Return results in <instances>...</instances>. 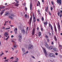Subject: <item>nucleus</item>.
Returning a JSON list of instances; mask_svg holds the SVG:
<instances>
[{
	"instance_id": "nucleus-1",
	"label": "nucleus",
	"mask_w": 62,
	"mask_h": 62,
	"mask_svg": "<svg viewBox=\"0 0 62 62\" xmlns=\"http://www.w3.org/2000/svg\"><path fill=\"white\" fill-rule=\"evenodd\" d=\"M18 38L19 41L21 42V39H22V36L21 34L19 35L18 36Z\"/></svg>"
},
{
	"instance_id": "nucleus-2",
	"label": "nucleus",
	"mask_w": 62,
	"mask_h": 62,
	"mask_svg": "<svg viewBox=\"0 0 62 62\" xmlns=\"http://www.w3.org/2000/svg\"><path fill=\"white\" fill-rule=\"evenodd\" d=\"M58 30L59 31H60V30H61V28H60V24L59 22H58Z\"/></svg>"
},
{
	"instance_id": "nucleus-3",
	"label": "nucleus",
	"mask_w": 62,
	"mask_h": 62,
	"mask_svg": "<svg viewBox=\"0 0 62 62\" xmlns=\"http://www.w3.org/2000/svg\"><path fill=\"white\" fill-rule=\"evenodd\" d=\"M32 17L31 16L29 20V23L30 25H31V22H32Z\"/></svg>"
},
{
	"instance_id": "nucleus-4",
	"label": "nucleus",
	"mask_w": 62,
	"mask_h": 62,
	"mask_svg": "<svg viewBox=\"0 0 62 62\" xmlns=\"http://www.w3.org/2000/svg\"><path fill=\"white\" fill-rule=\"evenodd\" d=\"M61 1L62 0H57V2L58 4H59V6H60L61 5V3H62Z\"/></svg>"
},
{
	"instance_id": "nucleus-5",
	"label": "nucleus",
	"mask_w": 62,
	"mask_h": 62,
	"mask_svg": "<svg viewBox=\"0 0 62 62\" xmlns=\"http://www.w3.org/2000/svg\"><path fill=\"white\" fill-rule=\"evenodd\" d=\"M49 56H50V57H55L54 54L52 53H50L49 55Z\"/></svg>"
},
{
	"instance_id": "nucleus-6",
	"label": "nucleus",
	"mask_w": 62,
	"mask_h": 62,
	"mask_svg": "<svg viewBox=\"0 0 62 62\" xmlns=\"http://www.w3.org/2000/svg\"><path fill=\"white\" fill-rule=\"evenodd\" d=\"M42 49L43 50L44 53L46 56H47V53H46V50L44 47H42Z\"/></svg>"
},
{
	"instance_id": "nucleus-7",
	"label": "nucleus",
	"mask_w": 62,
	"mask_h": 62,
	"mask_svg": "<svg viewBox=\"0 0 62 62\" xmlns=\"http://www.w3.org/2000/svg\"><path fill=\"white\" fill-rule=\"evenodd\" d=\"M35 28H33L32 29V35H34V34H35Z\"/></svg>"
},
{
	"instance_id": "nucleus-8",
	"label": "nucleus",
	"mask_w": 62,
	"mask_h": 62,
	"mask_svg": "<svg viewBox=\"0 0 62 62\" xmlns=\"http://www.w3.org/2000/svg\"><path fill=\"white\" fill-rule=\"evenodd\" d=\"M54 26L55 31L56 34L57 33V29H56V26H55V23H54Z\"/></svg>"
},
{
	"instance_id": "nucleus-9",
	"label": "nucleus",
	"mask_w": 62,
	"mask_h": 62,
	"mask_svg": "<svg viewBox=\"0 0 62 62\" xmlns=\"http://www.w3.org/2000/svg\"><path fill=\"white\" fill-rule=\"evenodd\" d=\"M29 49H32L33 48V46L31 44H29L28 46Z\"/></svg>"
},
{
	"instance_id": "nucleus-10",
	"label": "nucleus",
	"mask_w": 62,
	"mask_h": 62,
	"mask_svg": "<svg viewBox=\"0 0 62 62\" xmlns=\"http://www.w3.org/2000/svg\"><path fill=\"white\" fill-rule=\"evenodd\" d=\"M8 32H6L4 33V36L6 37H7L8 36Z\"/></svg>"
},
{
	"instance_id": "nucleus-11",
	"label": "nucleus",
	"mask_w": 62,
	"mask_h": 62,
	"mask_svg": "<svg viewBox=\"0 0 62 62\" xmlns=\"http://www.w3.org/2000/svg\"><path fill=\"white\" fill-rule=\"evenodd\" d=\"M21 32L23 33V34H25V30L24 29H23L21 30Z\"/></svg>"
},
{
	"instance_id": "nucleus-12",
	"label": "nucleus",
	"mask_w": 62,
	"mask_h": 62,
	"mask_svg": "<svg viewBox=\"0 0 62 62\" xmlns=\"http://www.w3.org/2000/svg\"><path fill=\"white\" fill-rule=\"evenodd\" d=\"M45 46H46V48H48V46H49L48 45V44H47V42H45Z\"/></svg>"
},
{
	"instance_id": "nucleus-13",
	"label": "nucleus",
	"mask_w": 62,
	"mask_h": 62,
	"mask_svg": "<svg viewBox=\"0 0 62 62\" xmlns=\"http://www.w3.org/2000/svg\"><path fill=\"white\" fill-rule=\"evenodd\" d=\"M49 27H50L51 28V30H53V26H52L51 25V24H49Z\"/></svg>"
},
{
	"instance_id": "nucleus-14",
	"label": "nucleus",
	"mask_w": 62,
	"mask_h": 62,
	"mask_svg": "<svg viewBox=\"0 0 62 62\" xmlns=\"http://www.w3.org/2000/svg\"><path fill=\"white\" fill-rule=\"evenodd\" d=\"M53 48H54V47L52 46H50L49 47H48V48L49 49H50V50H52L53 49Z\"/></svg>"
},
{
	"instance_id": "nucleus-15",
	"label": "nucleus",
	"mask_w": 62,
	"mask_h": 62,
	"mask_svg": "<svg viewBox=\"0 0 62 62\" xmlns=\"http://www.w3.org/2000/svg\"><path fill=\"white\" fill-rule=\"evenodd\" d=\"M33 23H35L36 22V17H34L33 18Z\"/></svg>"
},
{
	"instance_id": "nucleus-16",
	"label": "nucleus",
	"mask_w": 62,
	"mask_h": 62,
	"mask_svg": "<svg viewBox=\"0 0 62 62\" xmlns=\"http://www.w3.org/2000/svg\"><path fill=\"white\" fill-rule=\"evenodd\" d=\"M17 46H18L16 45L15 44L13 45V47H14V48H17Z\"/></svg>"
},
{
	"instance_id": "nucleus-17",
	"label": "nucleus",
	"mask_w": 62,
	"mask_h": 62,
	"mask_svg": "<svg viewBox=\"0 0 62 62\" xmlns=\"http://www.w3.org/2000/svg\"><path fill=\"white\" fill-rule=\"evenodd\" d=\"M41 35V33L40 31H39L38 33V36L40 37Z\"/></svg>"
},
{
	"instance_id": "nucleus-18",
	"label": "nucleus",
	"mask_w": 62,
	"mask_h": 62,
	"mask_svg": "<svg viewBox=\"0 0 62 62\" xmlns=\"http://www.w3.org/2000/svg\"><path fill=\"white\" fill-rule=\"evenodd\" d=\"M48 6H47L46 7V8L45 9V10L46 12H48Z\"/></svg>"
},
{
	"instance_id": "nucleus-19",
	"label": "nucleus",
	"mask_w": 62,
	"mask_h": 62,
	"mask_svg": "<svg viewBox=\"0 0 62 62\" xmlns=\"http://www.w3.org/2000/svg\"><path fill=\"white\" fill-rule=\"evenodd\" d=\"M9 18H10V19H11V20L14 19V18H13L12 16H9Z\"/></svg>"
},
{
	"instance_id": "nucleus-20",
	"label": "nucleus",
	"mask_w": 62,
	"mask_h": 62,
	"mask_svg": "<svg viewBox=\"0 0 62 62\" xmlns=\"http://www.w3.org/2000/svg\"><path fill=\"white\" fill-rule=\"evenodd\" d=\"M47 21H46L45 22H44V24H45L46 26H47Z\"/></svg>"
},
{
	"instance_id": "nucleus-21",
	"label": "nucleus",
	"mask_w": 62,
	"mask_h": 62,
	"mask_svg": "<svg viewBox=\"0 0 62 62\" xmlns=\"http://www.w3.org/2000/svg\"><path fill=\"white\" fill-rule=\"evenodd\" d=\"M30 9L31 10H32V3H30Z\"/></svg>"
},
{
	"instance_id": "nucleus-22",
	"label": "nucleus",
	"mask_w": 62,
	"mask_h": 62,
	"mask_svg": "<svg viewBox=\"0 0 62 62\" xmlns=\"http://www.w3.org/2000/svg\"><path fill=\"white\" fill-rule=\"evenodd\" d=\"M54 38L55 41H57V39H56V37L55 36H54Z\"/></svg>"
},
{
	"instance_id": "nucleus-23",
	"label": "nucleus",
	"mask_w": 62,
	"mask_h": 62,
	"mask_svg": "<svg viewBox=\"0 0 62 62\" xmlns=\"http://www.w3.org/2000/svg\"><path fill=\"white\" fill-rule=\"evenodd\" d=\"M19 5V4H18L16 3L15 4V6H18Z\"/></svg>"
},
{
	"instance_id": "nucleus-24",
	"label": "nucleus",
	"mask_w": 62,
	"mask_h": 62,
	"mask_svg": "<svg viewBox=\"0 0 62 62\" xmlns=\"http://www.w3.org/2000/svg\"><path fill=\"white\" fill-rule=\"evenodd\" d=\"M53 49L54 51H56V47H54Z\"/></svg>"
},
{
	"instance_id": "nucleus-25",
	"label": "nucleus",
	"mask_w": 62,
	"mask_h": 62,
	"mask_svg": "<svg viewBox=\"0 0 62 62\" xmlns=\"http://www.w3.org/2000/svg\"><path fill=\"white\" fill-rule=\"evenodd\" d=\"M14 31L15 32V31H17V28H15V29L14 30Z\"/></svg>"
},
{
	"instance_id": "nucleus-26",
	"label": "nucleus",
	"mask_w": 62,
	"mask_h": 62,
	"mask_svg": "<svg viewBox=\"0 0 62 62\" xmlns=\"http://www.w3.org/2000/svg\"><path fill=\"white\" fill-rule=\"evenodd\" d=\"M22 50L23 51V52H25V50H24V48H22Z\"/></svg>"
},
{
	"instance_id": "nucleus-27",
	"label": "nucleus",
	"mask_w": 62,
	"mask_h": 62,
	"mask_svg": "<svg viewBox=\"0 0 62 62\" xmlns=\"http://www.w3.org/2000/svg\"><path fill=\"white\" fill-rule=\"evenodd\" d=\"M24 47H25V48H27V45H25L24 46Z\"/></svg>"
},
{
	"instance_id": "nucleus-28",
	"label": "nucleus",
	"mask_w": 62,
	"mask_h": 62,
	"mask_svg": "<svg viewBox=\"0 0 62 62\" xmlns=\"http://www.w3.org/2000/svg\"><path fill=\"white\" fill-rule=\"evenodd\" d=\"M8 60H9V59H6L5 60V61H6L7 62H8Z\"/></svg>"
},
{
	"instance_id": "nucleus-29",
	"label": "nucleus",
	"mask_w": 62,
	"mask_h": 62,
	"mask_svg": "<svg viewBox=\"0 0 62 62\" xmlns=\"http://www.w3.org/2000/svg\"><path fill=\"white\" fill-rule=\"evenodd\" d=\"M45 37L47 39H48V38H49V37L48 36L46 35L45 36Z\"/></svg>"
},
{
	"instance_id": "nucleus-30",
	"label": "nucleus",
	"mask_w": 62,
	"mask_h": 62,
	"mask_svg": "<svg viewBox=\"0 0 62 62\" xmlns=\"http://www.w3.org/2000/svg\"><path fill=\"white\" fill-rule=\"evenodd\" d=\"M41 20L42 21H44V18L43 17H42Z\"/></svg>"
},
{
	"instance_id": "nucleus-31",
	"label": "nucleus",
	"mask_w": 62,
	"mask_h": 62,
	"mask_svg": "<svg viewBox=\"0 0 62 62\" xmlns=\"http://www.w3.org/2000/svg\"><path fill=\"white\" fill-rule=\"evenodd\" d=\"M10 29V27H9V28H7L6 29V30H8V29Z\"/></svg>"
},
{
	"instance_id": "nucleus-32",
	"label": "nucleus",
	"mask_w": 62,
	"mask_h": 62,
	"mask_svg": "<svg viewBox=\"0 0 62 62\" xmlns=\"http://www.w3.org/2000/svg\"><path fill=\"white\" fill-rule=\"evenodd\" d=\"M24 16L26 18H27V16L26 14Z\"/></svg>"
},
{
	"instance_id": "nucleus-33",
	"label": "nucleus",
	"mask_w": 62,
	"mask_h": 62,
	"mask_svg": "<svg viewBox=\"0 0 62 62\" xmlns=\"http://www.w3.org/2000/svg\"><path fill=\"white\" fill-rule=\"evenodd\" d=\"M9 38V36H8V37L6 38L5 39L6 40H8V39Z\"/></svg>"
},
{
	"instance_id": "nucleus-34",
	"label": "nucleus",
	"mask_w": 62,
	"mask_h": 62,
	"mask_svg": "<svg viewBox=\"0 0 62 62\" xmlns=\"http://www.w3.org/2000/svg\"><path fill=\"white\" fill-rule=\"evenodd\" d=\"M16 0V3H19V1H18L17 0H17Z\"/></svg>"
},
{
	"instance_id": "nucleus-35",
	"label": "nucleus",
	"mask_w": 62,
	"mask_h": 62,
	"mask_svg": "<svg viewBox=\"0 0 62 62\" xmlns=\"http://www.w3.org/2000/svg\"><path fill=\"white\" fill-rule=\"evenodd\" d=\"M4 54V53H2V54H0V56H2V55H3V54Z\"/></svg>"
},
{
	"instance_id": "nucleus-36",
	"label": "nucleus",
	"mask_w": 62,
	"mask_h": 62,
	"mask_svg": "<svg viewBox=\"0 0 62 62\" xmlns=\"http://www.w3.org/2000/svg\"><path fill=\"white\" fill-rule=\"evenodd\" d=\"M10 15L11 16H12V17H14V14H11Z\"/></svg>"
},
{
	"instance_id": "nucleus-37",
	"label": "nucleus",
	"mask_w": 62,
	"mask_h": 62,
	"mask_svg": "<svg viewBox=\"0 0 62 62\" xmlns=\"http://www.w3.org/2000/svg\"><path fill=\"white\" fill-rule=\"evenodd\" d=\"M37 21L38 22H39V18H38L37 19Z\"/></svg>"
},
{
	"instance_id": "nucleus-38",
	"label": "nucleus",
	"mask_w": 62,
	"mask_h": 62,
	"mask_svg": "<svg viewBox=\"0 0 62 62\" xmlns=\"http://www.w3.org/2000/svg\"><path fill=\"white\" fill-rule=\"evenodd\" d=\"M28 27H27L26 28V32H27V30H28Z\"/></svg>"
},
{
	"instance_id": "nucleus-39",
	"label": "nucleus",
	"mask_w": 62,
	"mask_h": 62,
	"mask_svg": "<svg viewBox=\"0 0 62 62\" xmlns=\"http://www.w3.org/2000/svg\"><path fill=\"white\" fill-rule=\"evenodd\" d=\"M57 14L58 16H59V15L60 14V12H58Z\"/></svg>"
},
{
	"instance_id": "nucleus-40",
	"label": "nucleus",
	"mask_w": 62,
	"mask_h": 62,
	"mask_svg": "<svg viewBox=\"0 0 62 62\" xmlns=\"http://www.w3.org/2000/svg\"><path fill=\"white\" fill-rule=\"evenodd\" d=\"M4 12H1V13H0V15H2V14H3V13H4Z\"/></svg>"
},
{
	"instance_id": "nucleus-41",
	"label": "nucleus",
	"mask_w": 62,
	"mask_h": 62,
	"mask_svg": "<svg viewBox=\"0 0 62 62\" xmlns=\"http://www.w3.org/2000/svg\"><path fill=\"white\" fill-rule=\"evenodd\" d=\"M51 3L53 5H54V2H53V1H52L51 2Z\"/></svg>"
},
{
	"instance_id": "nucleus-42",
	"label": "nucleus",
	"mask_w": 62,
	"mask_h": 62,
	"mask_svg": "<svg viewBox=\"0 0 62 62\" xmlns=\"http://www.w3.org/2000/svg\"><path fill=\"white\" fill-rule=\"evenodd\" d=\"M53 8L52 7L50 8V9H51V10H53Z\"/></svg>"
},
{
	"instance_id": "nucleus-43",
	"label": "nucleus",
	"mask_w": 62,
	"mask_h": 62,
	"mask_svg": "<svg viewBox=\"0 0 62 62\" xmlns=\"http://www.w3.org/2000/svg\"><path fill=\"white\" fill-rule=\"evenodd\" d=\"M47 40L48 42H49V39H47Z\"/></svg>"
},
{
	"instance_id": "nucleus-44",
	"label": "nucleus",
	"mask_w": 62,
	"mask_h": 62,
	"mask_svg": "<svg viewBox=\"0 0 62 62\" xmlns=\"http://www.w3.org/2000/svg\"><path fill=\"white\" fill-rule=\"evenodd\" d=\"M12 42L14 43H15V41H13V40H12Z\"/></svg>"
},
{
	"instance_id": "nucleus-45",
	"label": "nucleus",
	"mask_w": 62,
	"mask_h": 62,
	"mask_svg": "<svg viewBox=\"0 0 62 62\" xmlns=\"http://www.w3.org/2000/svg\"><path fill=\"white\" fill-rule=\"evenodd\" d=\"M38 3H39V5H40V2H39V1H38Z\"/></svg>"
},
{
	"instance_id": "nucleus-46",
	"label": "nucleus",
	"mask_w": 62,
	"mask_h": 62,
	"mask_svg": "<svg viewBox=\"0 0 62 62\" xmlns=\"http://www.w3.org/2000/svg\"><path fill=\"white\" fill-rule=\"evenodd\" d=\"M8 13H6V14H5V16H6V15H8Z\"/></svg>"
},
{
	"instance_id": "nucleus-47",
	"label": "nucleus",
	"mask_w": 62,
	"mask_h": 62,
	"mask_svg": "<svg viewBox=\"0 0 62 62\" xmlns=\"http://www.w3.org/2000/svg\"><path fill=\"white\" fill-rule=\"evenodd\" d=\"M59 47H61H61H62V45H59Z\"/></svg>"
},
{
	"instance_id": "nucleus-48",
	"label": "nucleus",
	"mask_w": 62,
	"mask_h": 62,
	"mask_svg": "<svg viewBox=\"0 0 62 62\" xmlns=\"http://www.w3.org/2000/svg\"><path fill=\"white\" fill-rule=\"evenodd\" d=\"M62 16V15L61 14L60 16V17H61Z\"/></svg>"
},
{
	"instance_id": "nucleus-49",
	"label": "nucleus",
	"mask_w": 62,
	"mask_h": 62,
	"mask_svg": "<svg viewBox=\"0 0 62 62\" xmlns=\"http://www.w3.org/2000/svg\"><path fill=\"white\" fill-rule=\"evenodd\" d=\"M55 55H58V53H55Z\"/></svg>"
},
{
	"instance_id": "nucleus-50",
	"label": "nucleus",
	"mask_w": 62,
	"mask_h": 62,
	"mask_svg": "<svg viewBox=\"0 0 62 62\" xmlns=\"http://www.w3.org/2000/svg\"><path fill=\"white\" fill-rule=\"evenodd\" d=\"M51 44L52 45H54V42H51Z\"/></svg>"
},
{
	"instance_id": "nucleus-51",
	"label": "nucleus",
	"mask_w": 62,
	"mask_h": 62,
	"mask_svg": "<svg viewBox=\"0 0 62 62\" xmlns=\"http://www.w3.org/2000/svg\"><path fill=\"white\" fill-rule=\"evenodd\" d=\"M31 57L32 58H35V57H34V56H31Z\"/></svg>"
},
{
	"instance_id": "nucleus-52",
	"label": "nucleus",
	"mask_w": 62,
	"mask_h": 62,
	"mask_svg": "<svg viewBox=\"0 0 62 62\" xmlns=\"http://www.w3.org/2000/svg\"><path fill=\"white\" fill-rule=\"evenodd\" d=\"M42 1L43 3H44V0H42Z\"/></svg>"
},
{
	"instance_id": "nucleus-53",
	"label": "nucleus",
	"mask_w": 62,
	"mask_h": 62,
	"mask_svg": "<svg viewBox=\"0 0 62 62\" xmlns=\"http://www.w3.org/2000/svg\"><path fill=\"white\" fill-rule=\"evenodd\" d=\"M2 8H5V7L3 6L2 7Z\"/></svg>"
},
{
	"instance_id": "nucleus-54",
	"label": "nucleus",
	"mask_w": 62,
	"mask_h": 62,
	"mask_svg": "<svg viewBox=\"0 0 62 62\" xmlns=\"http://www.w3.org/2000/svg\"><path fill=\"white\" fill-rule=\"evenodd\" d=\"M17 31H15V33L16 34H17Z\"/></svg>"
},
{
	"instance_id": "nucleus-55",
	"label": "nucleus",
	"mask_w": 62,
	"mask_h": 62,
	"mask_svg": "<svg viewBox=\"0 0 62 62\" xmlns=\"http://www.w3.org/2000/svg\"><path fill=\"white\" fill-rule=\"evenodd\" d=\"M48 33H49V35L50 36H51V33L48 32Z\"/></svg>"
},
{
	"instance_id": "nucleus-56",
	"label": "nucleus",
	"mask_w": 62,
	"mask_h": 62,
	"mask_svg": "<svg viewBox=\"0 0 62 62\" xmlns=\"http://www.w3.org/2000/svg\"><path fill=\"white\" fill-rule=\"evenodd\" d=\"M49 14L50 15H51V13H50V11H49Z\"/></svg>"
},
{
	"instance_id": "nucleus-57",
	"label": "nucleus",
	"mask_w": 62,
	"mask_h": 62,
	"mask_svg": "<svg viewBox=\"0 0 62 62\" xmlns=\"http://www.w3.org/2000/svg\"><path fill=\"white\" fill-rule=\"evenodd\" d=\"M14 37V36L13 35H11V38H13Z\"/></svg>"
},
{
	"instance_id": "nucleus-58",
	"label": "nucleus",
	"mask_w": 62,
	"mask_h": 62,
	"mask_svg": "<svg viewBox=\"0 0 62 62\" xmlns=\"http://www.w3.org/2000/svg\"><path fill=\"white\" fill-rule=\"evenodd\" d=\"M27 53H28V51H26V54H27Z\"/></svg>"
},
{
	"instance_id": "nucleus-59",
	"label": "nucleus",
	"mask_w": 62,
	"mask_h": 62,
	"mask_svg": "<svg viewBox=\"0 0 62 62\" xmlns=\"http://www.w3.org/2000/svg\"><path fill=\"white\" fill-rule=\"evenodd\" d=\"M41 31H43V28H41Z\"/></svg>"
},
{
	"instance_id": "nucleus-60",
	"label": "nucleus",
	"mask_w": 62,
	"mask_h": 62,
	"mask_svg": "<svg viewBox=\"0 0 62 62\" xmlns=\"http://www.w3.org/2000/svg\"><path fill=\"white\" fill-rule=\"evenodd\" d=\"M16 60H19V59L18 58H17L16 59Z\"/></svg>"
},
{
	"instance_id": "nucleus-61",
	"label": "nucleus",
	"mask_w": 62,
	"mask_h": 62,
	"mask_svg": "<svg viewBox=\"0 0 62 62\" xmlns=\"http://www.w3.org/2000/svg\"><path fill=\"white\" fill-rule=\"evenodd\" d=\"M39 27H38L37 28V30H39Z\"/></svg>"
},
{
	"instance_id": "nucleus-62",
	"label": "nucleus",
	"mask_w": 62,
	"mask_h": 62,
	"mask_svg": "<svg viewBox=\"0 0 62 62\" xmlns=\"http://www.w3.org/2000/svg\"><path fill=\"white\" fill-rule=\"evenodd\" d=\"M38 12H39L40 11L39 10H38Z\"/></svg>"
},
{
	"instance_id": "nucleus-63",
	"label": "nucleus",
	"mask_w": 62,
	"mask_h": 62,
	"mask_svg": "<svg viewBox=\"0 0 62 62\" xmlns=\"http://www.w3.org/2000/svg\"><path fill=\"white\" fill-rule=\"evenodd\" d=\"M13 58H14V57H11L10 58V59H13Z\"/></svg>"
},
{
	"instance_id": "nucleus-64",
	"label": "nucleus",
	"mask_w": 62,
	"mask_h": 62,
	"mask_svg": "<svg viewBox=\"0 0 62 62\" xmlns=\"http://www.w3.org/2000/svg\"><path fill=\"white\" fill-rule=\"evenodd\" d=\"M60 12H61V13H62V10H60Z\"/></svg>"
}]
</instances>
